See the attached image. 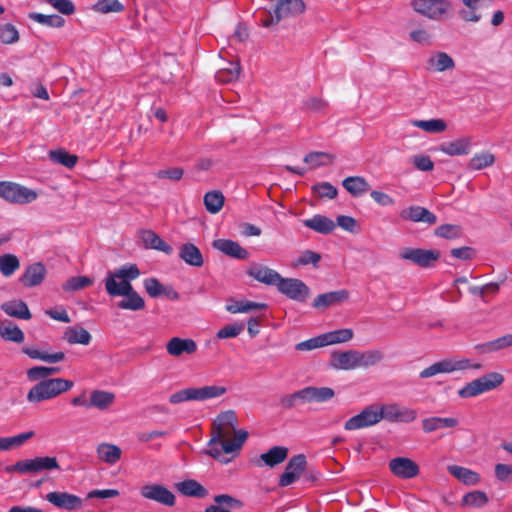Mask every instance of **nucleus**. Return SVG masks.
<instances>
[{
	"instance_id": "nucleus-1",
	"label": "nucleus",
	"mask_w": 512,
	"mask_h": 512,
	"mask_svg": "<svg viewBox=\"0 0 512 512\" xmlns=\"http://www.w3.org/2000/svg\"><path fill=\"white\" fill-rule=\"evenodd\" d=\"M236 426L237 417L233 410L221 412L216 417L212 424V437L209 441L210 456L222 461V452L233 453L242 447L248 437L247 431L239 430L233 439L228 438L235 431Z\"/></svg>"
},
{
	"instance_id": "nucleus-2",
	"label": "nucleus",
	"mask_w": 512,
	"mask_h": 512,
	"mask_svg": "<svg viewBox=\"0 0 512 512\" xmlns=\"http://www.w3.org/2000/svg\"><path fill=\"white\" fill-rule=\"evenodd\" d=\"M74 383L71 380L63 378H50L34 385L27 393V401L30 403H39L50 400L58 395L69 391Z\"/></svg>"
},
{
	"instance_id": "nucleus-3",
	"label": "nucleus",
	"mask_w": 512,
	"mask_h": 512,
	"mask_svg": "<svg viewBox=\"0 0 512 512\" xmlns=\"http://www.w3.org/2000/svg\"><path fill=\"white\" fill-rule=\"evenodd\" d=\"M227 392L225 386L207 385L202 387H189L172 393L169 396L171 404L187 401H206L223 396Z\"/></svg>"
},
{
	"instance_id": "nucleus-4",
	"label": "nucleus",
	"mask_w": 512,
	"mask_h": 512,
	"mask_svg": "<svg viewBox=\"0 0 512 512\" xmlns=\"http://www.w3.org/2000/svg\"><path fill=\"white\" fill-rule=\"evenodd\" d=\"M503 382L504 377L502 374L497 372L487 373L465 384V386L458 390V395L464 399L476 397L497 388Z\"/></svg>"
},
{
	"instance_id": "nucleus-5",
	"label": "nucleus",
	"mask_w": 512,
	"mask_h": 512,
	"mask_svg": "<svg viewBox=\"0 0 512 512\" xmlns=\"http://www.w3.org/2000/svg\"><path fill=\"white\" fill-rule=\"evenodd\" d=\"M410 5L415 12L435 21L446 18L453 7L448 0H412Z\"/></svg>"
},
{
	"instance_id": "nucleus-6",
	"label": "nucleus",
	"mask_w": 512,
	"mask_h": 512,
	"mask_svg": "<svg viewBox=\"0 0 512 512\" xmlns=\"http://www.w3.org/2000/svg\"><path fill=\"white\" fill-rule=\"evenodd\" d=\"M0 198L10 203L26 204L36 200L37 193L20 184L1 181Z\"/></svg>"
},
{
	"instance_id": "nucleus-7",
	"label": "nucleus",
	"mask_w": 512,
	"mask_h": 512,
	"mask_svg": "<svg viewBox=\"0 0 512 512\" xmlns=\"http://www.w3.org/2000/svg\"><path fill=\"white\" fill-rule=\"evenodd\" d=\"M381 420L379 403H374L365 407L359 414L349 418L344 424V429L347 431L363 429L374 426Z\"/></svg>"
},
{
	"instance_id": "nucleus-8",
	"label": "nucleus",
	"mask_w": 512,
	"mask_h": 512,
	"mask_svg": "<svg viewBox=\"0 0 512 512\" xmlns=\"http://www.w3.org/2000/svg\"><path fill=\"white\" fill-rule=\"evenodd\" d=\"M276 288L281 294L296 302H305L311 294L310 288L297 278L281 277Z\"/></svg>"
},
{
	"instance_id": "nucleus-9",
	"label": "nucleus",
	"mask_w": 512,
	"mask_h": 512,
	"mask_svg": "<svg viewBox=\"0 0 512 512\" xmlns=\"http://www.w3.org/2000/svg\"><path fill=\"white\" fill-rule=\"evenodd\" d=\"M382 420L389 422L411 423L417 418V411L402 407L397 403L379 404Z\"/></svg>"
},
{
	"instance_id": "nucleus-10",
	"label": "nucleus",
	"mask_w": 512,
	"mask_h": 512,
	"mask_svg": "<svg viewBox=\"0 0 512 512\" xmlns=\"http://www.w3.org/2000/svg\"><path fill=\"white\" fill-rule=\"evenodd\" d=\"M140 495L164 506L172 507L176 503V497L172 491L161 484H146L140 488Z\"/></svg>"
},
{
	"instance_id": "nucleus-11",
	"label": "nucleus",
	"mask_w": 512,
	"mask_h": 512,
	"mask_svg": "<svg viewBox=\"0 0 512 512\" xmlns=\"http://www.w3.org/2000/svg\"><path fill=\"white\" fill-rule=\"evenodd\" d=\"M400 258L409 260L420 267L428 268L433 266L440 258V252L421 248H405L400 252Z\"/></svg>"
},
{
	"instance_id": "nucleus-12",
	"label": "nucleus",
	"mask_w": 512,
	"mask_h": 512,
	"mask_svg": "<svg viewBox=\"0 0 512 512\" xmlns=\"http://www.w3.org/2000/svg\"><path fill=\"white\" fill-rule=\"evenodd\" d=\"M306 465L307 459L304 454L291 457L279 478V486L286 487L296 482L304 472Z\"/></svg>"
},
{
	"instance_id": "nucleus-13",
	"label": "nucleus",
	"mask_w": 512,
	"mask_h": 512,
	"mask_svg": "<svg viewBox=\"0 0 512 512\" xmlns=\"http://www.w3.org/2000/svg\"><path fill=\"white\" fill-rule=\"evenodd\" d=\"M45 499L60 510L75 511L83 506V499L75 494L65 491H52L46 494Z\"/></svg>"
},
{
	"instance_id": "nucleus-14",
	"label": "nucleus",
	"mask_w": 512,
	"mask_h": 512,
	"mask_svg": "<svg viewBox=\"0 0 512 512\" xmlns=\"http://www.w3.org/2000/svg\"><path fill=\"white\" fill-rule=\"evenodd\" d=\"M469 367L467 359L452 361L449 359L441 360L433 363L429 367L423 369L419 376L420 378H430L438 374L452 373L457 370H463Z\"/></svg>"
},
{
	"instance_id": "nucleus-15",
	"label": "nucleus",
	"mask_w": 512,
	"mask_h": 512,
	"mask_svg": "<svg viewBox=\"0 0 512 512\" xmlns=\"http://www.w3.org/2000/svg\"><path fill=\"white\" fill-rule=\"evenodd\" d=\"M246 273L249 277L262 284L275 287H277L282 277L276 270L258 263H253Z\"/></svg>"
},
{
	"instance_id": "nucleus-16",
	"label": "nucleus",
	"mask_w": 512,
	"mask_h": 512,
	"mask_svg": "<svg viewBox=\"0 0 512 512\" xmlns=\"http://www.w3.org/2000/svg\"><path fill=\"white\" fill-rule=\"evenodd\" d=\"M143 286L147 294L152 298L165 296L173 301L180 298L179 293L171 285H163L154 277L144 279Z\"/></svg>"
},
{
	"instance_id": "nucleus-17",
	"label": "nucleus",
	"mask_w": 512,
	"mask_h": 512,
	"mask_svg": "<svg viewBox=\"0 0 512 512\" xmlns=\"http://www.w3.org/2000/svg\"><path fill=\"white\" fill-rule=\"evenodd\" d=\"M390 471L397 477L411 479L419 474L418 465L411 459L397 457L389 462Z\"/></svg>"
},
{
	"instance_id": "nucleus-18",
	"label": "nucleus",
	"mask_w": 512,
	"mask_h": 512,
	"mask_svg": "<svg viewBox=\"0 0 512 512\" xmlns=\"http://www.w3.org/2000/svg\"><path fill=\"white\" fill-rule=\"evenodd\" d=\"M306 5L303 0H278L274 8L276 20L296 17L304 13Z\"/></svg>"
},
{
	"instance_id": "nucleus-19",
	"label": "nucleus",
	"mask_w": 512,
	"mask_h": 512,
	"mask_svg": "<svg viewBox=\"0 0 512 512\" xmlns=\"http://www.w3.org/2000/svg\"><path fill=\"white\" fill-rule=\"evenodd\" d=\"M466 6L459 11V16L465 22H478L482 18L481 10L489 9L492 6V0H462Z\"/></svg>"
},
{
	"instance_id": "nucleus-20",
	"label": "nucleus",
	"mask_w": 512,
	"mask_h": 512,
	"mask_svg": "<svg viewBox=\"0 0 512 512\" xmlns=\"http://www.w3.org/2000/svg\"><path fill=\"white\" fill-rule=\"evenodd\" d=\"M212 247L231 258L245 260L249 257V252L231 239H216L212 242Z\"/></svg>"
},
{
	"instance_id": "nucleus-21",
	"label": "nucleus",
	"mask_w": 512,
	"mask_h": 512,
	"mask_svg": "<svg viewBox=\"0 0 512 512\" xmlns=\"http://www.w3.org/2000/svg\"><path fill=\"white\" fill-rule=\"evenodd\" d=\"M349 298V292L345 289L330 291L319 294L313 301L312 306L318 310H324L329 307L337 306Z\"/></svg>"
},
{
	"instance_id": "nucleus-22",
	"label": "nucleus",
	"mask_w": 512,
	"mask_h": 512,
	"mask_svg": "<svg viewBox=\"0 0 512 512\" xmlns=\"http://www.w3.org/2000/svg\"><path fill=\"white\" fill-rule=\"evenodd\" d=\"M400 217L412 222H422L429 225L437 222V216L422 206L413 205L400 212Z\"/></svg>"
},
{
	"instance_id": "nucleus-23",
	"label": "nucleus",
	"mask_w": 512,
	"mask_h": 512,
	"mask_svg": "<svg viewBox=\"0 0 512 512\" xmlns=\"http://www.w3.org/2000/svg\"><path fill=\"white\" fill-rule=\"evenodd\" d=\"M167 353L174 357L182 354H194L197 351V344L193 339L173 337L166 344Z\"/></svg>"
},
{
	"instance_id": "nucleus-24",
	"label": "nucleus",
	"mask_w": 512,
	"mask_h": 512,
	"mask_svg": "<svg viewBox=\"0 0 512 512\" xmlns=\"http://www.w3.org/2000/svg\"><path fill=\"white\" fill-rule=\"evenodd\" d=\"M331 366L336 370L349 371L357 369V350L333 352L331 354Z\"/></svg>"
},
{
	"instance_id": "nucleus-25",
	"label": "nucleus",
	"mask_w": 512,
	"mask_h": 512,
	"mask_svg": "<svg viewBox=\"0 0 512 512\" xmlns=\"http://www.w3.org/2000/svg\"><path fill=\"white\" fill-rule=\"evenodd\" d=\"M472 148V140L470 137H462L453 141L443 142L439 145L438 150L449 156L468 155Z\"/></svg>"
},
{
	"instance_id": "nucleus-26",
	"label": "nucleus",
	"mask_w": 512,
	"mask_h": 512,
	"mask_svg": "<svg viewBox=\"0 0 512 512\" xmlns=\"http://www.w3.org/2000/svg\"><path fill=\"white\" fill-rule=\"evenodd\" d=\"M46 273L45 266L41 262H35L25 269L20 281L25 287H34L43 282Z\"/></svg>"
},
{
	"instance_id": "nucleus-27",
	"label": "nucleus",
	"mask_w": 512,
	"mask_h": 512,
	"mask_svg": "<svg viewBox=\"0 0 512 512\" xmlns=\"http://www.w3.org/2000/svg\"><path fill=\"white\" fill-rule=\"evenodd\" d=\"M26 474L39 473L42 471H49L60 469L56 457H35L33 459H25Z\"/></svg>"
},
{
	"instance_id": "nucleus-28",
	"label": "nucleus",
	"mask_w": 512,
	"mask_h": 512,
	"mask_svg": "<svg viewBox=\"0 0 512 512\" xmlns=\"http://www.w3.org/2000/svg\"><path fill=\"white\" fill-rule=\"evenodd\" d=\"M1 310L10 317L21 320H30L32 314L27 304L20 299L6 301L1 304Z\"/></svg>"
},
{
	"instance_id": "nucleus-29",
	"label": "nucleus",
	"mask_w": 512,
	"mask_h": 512,
	"mask_svg": "<svg viewBox=\"0 0 512 512\" xmlns=\"http://www.w3.org/2000/svg\"><path fill=\"white\" fill-rule=\"evenodd\" d=\"M179 258L187 265L201 267L204 264V258L200 249L193 243H184L179 248Z\"/></svg>"
},
{
	"instance_id": "nucleus-30",
	"label": "nucleus",
	"mask_w": 512,
	"mask_h": 512,
	"mask_svg": "<svg viewBox=\"0 0 512 512\" xmlns=\"http://www.w3.org/2000/svg\"><path fill=\"white\" fill-rule=\"evenodd\" d=\"M279 404L283 409L291 410L301 405L310 404L307 387L280 397Z\"/></svg>"
},
{
	"instance_id": "nucleus-31",
	"label": "nucleus",
	"mask_w": 512,
	"mask_h": 512,
	"mask_svg": "<svg viewBox=\"0 0 512 512\" xmlns=\"http://www.w3.org/2000/svg\"><path fill=\"white\" fill-rule=\"evenodd\" d=\"M142 241L146 249H154L171 255L173 253V247L165 242L160 236H158L152 230H145L142 232Z\"/></svg>"
},
{
	"instance_id": "nucleus-32",
	"label": "nucleus",
	"mask_w": 512,
	"mask_h": 512,
	"mask_svg": "<svg viewBox=\"0 0 512 512\" xmlns=\"http://www.w3.org/2000/svg\"><path fill=\"white\" fill-rule=\"evenodd\" d=\"M459 424L454 417H428L421 421L422 429L425 433H432L442 428H455Z\"/></svg>"
},
{
	"instance_id": "nucleus-33",
	"label": "nucleus",
	"mask_w": 512,
	"mask_h": 512,
	"mask_svg": "<svg viewBox=\"0 0 512 512\" xmlns=\"http://www.w3.org/2000/svg\"><path fill=\"white\" fill-rule=\"evenodd\" d=\"M305 227L310 228L321 234H330L335 228V222L324 215H314L310 219H305L303 221Z\"/></svg>"
},
{
	"instance_id": "nucleus-34",
	"label": "nucleus",
	"mask_w": 512,
	"mask_h": 512,
	"mask_svg": "<svg viewBox=\"0 0 512 512\" xmlns=\"http://www.w3.org/2000/svg\"><path fill=\"white\" fill-rule=\"evenodd\" d=\"M105 289L111 297L117 296H126L132 293L137 292L131 281L128 280H120L119 282L113 279V277H106L105 279Z\"/></svg>"
},
{
	"instance_id": "nucleus-35",
	"label": "nucleus",
	"mask_w": 512,
	"mask_h": 512,
	"mask_svg": "<svg viewBox=\"0 0 512 512\" xmlns=\"http://www.w3.org/2000/svg\"><path fill=\"white\" fill-rule=\"evenodd\" d=\"M176 488L182 495L187 497L205 498L208 495V490L193 479L177 483Z\"/></svg>"
},
{
	"instance_id": "nucleus-36",
	"label": "nucleus",
	"mask_w": 512,
	"mask_h": 512,
	"mask_svg": "<svg viewBox=\"0 0 512 512\" xmlns=\"http://www.w3.org/2000/svg\"><path fill=\"white\" fill-rule=\"evenodd\" d=\"M343 187L354 197L364 195L370 190V185L361 176H349L342 181Z\"/></svg>"
},
{
	"instance_id": "nucleus-37",
	"label": "nucleus",
	"mask_w": 512,
	"mask_h": 512,
	"mask_svg": "<svg viewBox=\"0 0 512 512\" xmlns=\"http://www.w3.org/2000/svg\"><path fill=\"white\" fill-rule=\"evenodd\" d=\"M115 401V394L105 390H93L90 393V408L95 407L99 410H107Z\"/></svg>"
},
{
	"instance_id": "nucleus-38",
	"label": "nucleus",
	"mask_w": 512,
	"mask_h": 512,
	"mask_svg": "<svg viewBox=\"0 0 512 512\" xmlns=\"http://www.w3.org/2000/svg\"><path fill=\"white\" fill-rule=\"evenodd\" d=\"M447 470L452 476L465 485H476L480 482V475L471 469L458 465H450L447 467Z\"/></svg>"
},
{
	"instance_id": "nucleus-39",
	"label": "nucleus",
	"mask_w": 512,
	"mask_h": 512,
	"mask_svg": "<svg viewBox=\"0 0 512 512\" xmlns=\"http://www.w3.org/2000/svg\"><path fill=\"white\" fill-rule=\"evenodd\" d=\"M427 64L428 69H432L436 72L452 70L455 67L453 58L446 52L435 53L428 59Z\"/></svg>"
},
{
	"instance_id": "nucleus-40",
	"label": "nucleus",
	"mask_w": 512,
	"mask_h": 512,
	"mask_svg": "<svg viewBox=\"0 0 512 512\" xmlns=\"http://www.w3.org/2000/svg\"><path fill=\"white\" fill-rule=\"evenodd\" d=\"M288 448L284 446H274L267 452L260 455V460L269 467H275L286 460Z\"/></svg>"
},
{
	"instance_id": "nucleus-41",
	"label": "nucleus",
	"mask_w": 512,
	"mask_h": 512,
	"mask_svg": "<svg viewBox=\"0 0 512 512\" xmlns=\"http://www.w3.org/2000/svg\"><path fill=\"white\" fill-rule=\"evenodd\" d=\"M63 338L69 344L88 345L91 342L92 336L85 328L72 326L66 328Z\"/></svg>"
},
{
	"instance_id": "nucleus-42",
	"label": "nucleus",
	"mask_w": 512,
	"mask_h": 512,
	"mask_svg": "<svg viewBox=\"0 0 512 512\" xmlns=\"http://www.w3.org/2000/svg\"><path fill=\"white\" fill-rule=\"evenodd\" d=\"M97 456L107 464H115L121 458V449L114 444L102 443L97 446Z\"/></svg>"
},
{
	"instance_id": "nucleus-43",
	"label": "nucleus",
	"mask_w": 512,
	"mask_h": 512,
	"mask_svg": "<svg viewBox=\"0 0 512 512\" xmlns=\"http://www.w3.org/2000/svg\"><path fill=\"white\" fill-rule=\"evenodd\" d=\"M0 336L6 341L22 343L25 339L23 331L9 320L0 323Z\"/></svg>"
},
{
	"instance_id": "nucleus-44",
	"label": "nucleus",
	"mask_w": 512,
	"mask_h": 512,
	"mask_svg": "<svg viewBox=\"0 0 512 512\" xmlns=\"http://www.w3.org/2000/svg\"><path fill=\"white\" fill-rule=\"evenodd\" d=\"M353 336L354 332L350 328L338 329L321 334L324 346L348 342L353 338Z\"/></svg>"
},
{
	"instance_id": "nucleus-45",
	"label": "nucleus",
	"mask_w": 512,
	"mask_h": 512,
	"mask_svg": "<svg viewBox=\"0 0 512 512\" xmlns=\"http://www.w3.org/2000/svg\"><path fill=\"white\" fill-rule=\"evenodd\" d=\"M384 358L383 353L380 350L371 349L364 352L357 350V364L358 368H367L375 366L380 363Z\"/></svg>"
},
{
	"instance_id": "nucleus-46",
	"label": "nucleus",
	"mask_w": 512,
	"mask_h": 512,
	"mask_svg": "<svg viewBox=\"0 0 512 512\" xmlns=\"http://www.w3.org/2000/svg\"><path fill=\"white\" fill-rule=\"evenodd\" d=\"M335 156L333 154L314 151L305 155L303 161L311 166L312 169H316L321 166H327L334 162Z\"/></svg>"
},
{
	"instance_id": "nucleus-47",
	"label": "nucleus",
	"mask_w": 512,
	"mask_h": 512,
	"mask_svg": "<svg viewBox=\"0 0 512 512\" xmlns=\"http://www.w3.org/2000/svg\"><path fill=\"white\" fill-rule=\"evenodd\" d=\"M203 202L209 213L216 214L223 208L225 198L221 191L213 190L204 195Z\"/></svg>"
},
{
	"instance_id": "nucleus-48",
	"label": "nucleus",
	"mask_w": 512,
	"mask_h": 512,
	"mask_svg": "<svg viewBox=\"0 0 512 512\" xmlns=\"http://www.w3.org/2000/svg\"><path fill=\"white\" fill-rule=\"evenodd\" d=\"M23 353H25L31 359L41 360L48 363H58L65 358L64 352L61 351L49 354L47 352H43L31 347L23 348Z\"/></svg>"
},
{
	"instance_id": "nucleus-49",
	"label": "nucleus",
	"mask_w": 512,
	"mask_h": 512,
	"mask_svg": "<svg viewBox=\"0 0 512 512\" xmlns=\"http://www.w3.org/2000/svg\"><path fill=\"white\" fill-rule=\"evenodd\" d=\"M267 308V304L252 301H234L226 306V310L232 314L247 313L253 310H263Z\"/></svg>"
},
{
	"instance_id": "nucleus-50",
	"label": "nucleus",
	"mask_w": 512,
	"mask_h": 512,
	"mask_svg": "<svg viewBox=\"0 0 512 512\" xmlns=\"http://www.w3.org/2000/svg\"><path fill=\"white\" fill-rule=\"evenodd\" d=\"M512 346V334H507L495 340L477 346L482 353H491Z\"/></svg>"
},
{
	"instance_id": "nucleus-51",
	"label": "nucleus",
	"mask_w": 512,
	"mask_h": 512,
	"mask_svg": "<svg viewBox=\"0 0 512 512\" xmlns=\"http://www.w3.org/2000/svg\"><path fill=\"white\" fill-rule=\"evenodd\" d=\"M117 302V307L123 310L140 311L145 308V301L138 293H132Z\"/></svg>"
},
{
	"instance_id": "nucleus-52",
	"label": "nucleus",
	"mask_w": 512,
	"mask_h": 512,
	"mask_svg": "<svg viewBox=\"0 0 512 512\" xmlns=\"http://www.w3.org/2000/svg\"><path fill=\"white\" fill-rule=\"evenodd\" d=\"M139 276L140 271L136 264L123 265L118 270L107 273V277H113L115 281L117 279L132 281L137 279Z\"/></svg>"
},
{
	"instance_id": "nucleus-53",
	"label": "nucleus",
	"mask_w": 512,
	"mask_h": 512,
	"mask_svg": "<svg viewBox=\"0 0 512 512\" xmlns=\"http://www.w3.org/2000/svg\"><path fill=\"white\" fill-rule=\"evenodd\" d=\"M240 75V64L238 62H229L228 67L217 71L215 78L221 83H230L238 79Z\"/></svg>"
},
{
	"instance_id": "nucleus-54",
	"label": "nucleus",
	"mask_w": 512,
	"mask_h": 512,
	"mask_svg": "<svg viewBox=\"0 0 512 512\" xmlns=\"http://www.w3.org/2000/svg\"><path fill=\"white\" fill-rule=\"evenodd\" d=\"M411 124L428 133H441L447 129V124L442 119L413 120Z\"/></svg>"
},
{
	"instance_id": "nucleus-55",
	"label": "nucleus",
	"mask_w": 512,
	"mask_h": 512,
	"mask_svg": "<svg viewBox=\"0 0 512 512\" xmlns=\"http://www.w3.org/2000/svg\"><path fill=\"white\" fill-rule=\"evenodd\" d=\"M310 403H323L331 400L335 392L330 387L307 386Z\"/></svg>"
},
{
	"instance_id": "nucleus-56",
	"label": "nucleus",
	"mask_w": 512,
	"mask_h": 512,
	"mask_svg": "<svg viewBox=\"0 0 512 512\" xmlns=\"http://www.w3.org/2000/svg\"><path fill=\"white\" fill-rule=\"evenodd\" d=\"M495 163V156L491 152L476 153L469 161V169L482 170Z\"/></svg>"
},
{
	"instance_id": "nucleus-57",
	"label": "nucleus",
	"mask_w": 512,
	"mask_h": 512,
	"mask_svg": "<svg viewBox=\"0 0 512 512\" xmlns=\"http://www.w3.org/2000/svg\"><path fill=\"white\" fill-rule=\"evenodd\" d=\"M20 267V262L14 254L0 256V272L5 277L13 275Z\"/></svg>"
},
{
	"instance_id": "nucleus-58",
	"label": "nucleus",
	"mask_w": 512,
	"mask_h": 512,
	"mask_svg": "<svg viewBox=\"0 0 512 512\" xmlns=\"http://www.w3.org/2000/svg\"><path fill=\"white\" fill-rule=\"evenodd\" d=\"M49 157L54 163L61 164L67 168H73L78 161L76 155L70 154L64 149L51 150Z\"/></svg>"
},
{
	"instance_id": "nucleus-59",
	"label": "nucleus",
	"mask_w": 512,
	"mask_h": 512,
	"mask_svg": "<svg viewBox=\"0 0 512 512\" xmlns=\"http://www.w3.org/2000/svg\"><path fill=\"white\" fill-rule=\"evenodd\" d=\"M29 17L35 22L48 27L60 28L65 24V19L62 16L56 14L45 15L42 13H31Z\"/></svg>"
},
{
	"instance_id": "nucleus-60",
	"label": "nucleus",
	"mask_w": 512,
	"mask_h": 512,
	"mask_svg": "<svg viewBox=\"0 0 512 512\" xmlns=\"http://www.w3.org/2000/svg\"><path fill=\"white\" fill-rule=\"evenodd\" d=\"M93 284V279L88 276H74L70 277L63 285L62 288L66 292H74L84 289Z\"/></svg>"
},
{
	"instance_id": "nucleus-61",
	"label": "nucleus",
	"mask_w": 512,
	"mask_h": 512,
	"mask_svg": "<svg viewBox=\"0 0 512 512\" xmlns=\"http://www.w3.org/2000/svg\"><path fill=\"white\" fill-rule=\"evenodd\" d=\"M211 506H218L220 509L231 511L233 509L242 508L243 503L231 495L220 494L214 497V504Z\"/></svg>"
},
{
	"instance_id": "nucleus-62",
	"label": "nucleus",
	"mask_w": 512,
	"mask_h": 512,
	"mask_svg": "<svg viewBox=\"0 0 512 512\" xmlns=\"http://www.w3.org/2000/svg\"><path fill=\"white\" fill-rule=\"evenodd\" d=\"M463 229L456 224H443L435 229V235L445 239H457L462 236Z\"/></svg>"
},
{
	"instance_id": "nucleus-63",
	"label": "nucleus",
	"mask_w": 512,
	"mask_h": 512,
	"mask_svg": "<svg viewBox=\"0 0 512 512\" xmlns=\"http://www.w3.org/2000/svg\"><path fill=\"white\" fill-rule=\"evenodd\" d=\"M488 503V497L483 491H473L465 494L462 498V505L483 507Z\"/></svg>"
},
{
	"instance_id": "nucleus-64",
	"label": "nucleus",
	"mask_w": 512,
	"mask_h": 512,
	"mask_svg": "<svg viewBox=\"0 0 512 512\" xmlns=\"http://www.w3.org/2000/svg\"><path fill=\"white\" fill-rule=\"evenodd\" d=\"M93 9L96 12L107 14L111 12H121L124 10L123 4L119 0H98Z\"/></svg>"
}]
</instances>
